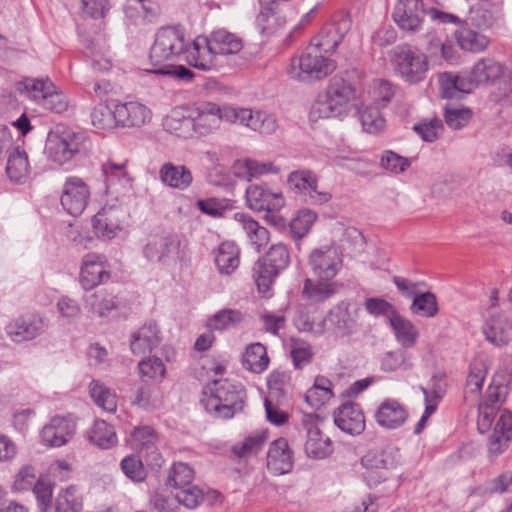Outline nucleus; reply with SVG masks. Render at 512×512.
Returning <instances> with one entry per match:
<instances>
[{"label": "nucleus", "mask_w": 512, "mask_h": 512, "mask_svg": "<svg viewBox=\"0 0 512 512\" xmlns=\"http://www.w3.org/2000/svg\"><path fill=\"white\" fill-rule=\"evenodd\" d=\"M246 398V390L241 383L218 379L204 389L201 403L213 417L230 419L243 411Z\"/></svg>", "instance_id": "1"}, {"label": "nucleus", "mask_w": 512, "mask_h": 512, "mask_svg": "<svg viewBox=\"0 0 512 512\" xmlns=\"http://www.w3.org/2000/svg\"><path fill=\"white\" fill-rule=\"evenodd\" d=\"M91 146V140L84 132L60 126L48 134L46 141L49 158L59 165L86 156Z\"/></svg>", "instance_id": "2"}, {"label": "nucleus", "mask_w": 512, "mask_h": 512, "mask_svg": "<svg viewBox=\"0 0 512 512\" xmlns=\"http://www.w3.org/2000/svg\"><path fill=\"white\" fill-rule=\"evenodd\" d=\"M355 99L353 86L344 78L333 77L324 94L312 106L311 116L315 118H336L348 113Z\"/></svg>", "instance_id": "3"}, {"label": "nucleus", "mask_w": 512, "mask_h": 512, "mask_svg": "<svg viewBox=\"0 0 512 512\" xmlns=\"http://www.w3.org/2000/svg\"><path fill=\"white\" fill-rule=\"evenodd\" d=\"M189 44L185 29L179 25L164 26L157 30L150 48L149 59L153 66H163L178 61Z\"/></svg>", "instance_id": "4"}, {"label": "nucleus", "mask_w": 512, "mask_h": 512, "mask_svg": "<svg viewBox=\"0 0 512 512\" xmlns=\"http://www.w3.org/2000/svg\"><path fill=\"white\" fill-rule=\"evenodd\" d=\"M336 69V63L324 51L310 44L299 57L292 58L288 74L300 81L321 80Z\"/></svg>", "instance_id": "5"}, {"label": "nucleus", "mask_w": 512, "mask_h": 512, "mask_svg": "<svg viewBox=\"0 0 512 512\" xmlns=\"http://www.w3.org/2000/svg\"><path fill=\"white\" fill-rule=\"evenodd\" d=\"M390 61L394 71L407 83L423 81L428 71V60L418 48L401 44L390 51Z\"/></svg>", "instance_id": "6"}, {"label": "nucleus", "mask_w": 512, "mask_h": 512, "mask_svg": "<svg viewBox=\"0 0 512 512\" xmlns=\"http://www.w3.org/2000/svg\"><path fill=\"white\" fill-rule=\"evenodd\" d=\"M290 252L283 243L272 245L253 267L258 290L267 293L277 277L289 266Z\"/></svg>", "instance_id": "7"}, {"label": "nucleus", "mask_w": 512, "mask_h": 512, "mask_svg": "<svg viewBox=\"0 0 512 512\" xmlns=\"http://www.w3.org/2000/svg\"><path fill=\"white\" fill-rule=\"evenodd\" d=\"M142 252L147 261L167 266L183 257L182 242L177 234L151 235Z\"/></svg>", "instance_id": "8"}, {"label": "nucleus", "mask_w": 512, "mask_h": 512, "mask_svg": "<svg viewBox=\"0 0 512 512\" xmlns=\"http://www.w3.org/2000/svg\"><path fill=\"white\" fill-rule=\"evenodd\" d=\"M229 105L220 106L214 102H197L189 110L193 122L192 130L199 136H208L220 129L223 121L227 122Z\"/></svg>", "instance_id": "9"}, {"label": "nucleus", "mask_w": 512, "mask_h": 512, "mask_svg": "<svg viewBox=\"0 0 512 512\" xmlns=\"http://www.w3.org/2000/svg\"><path fill=\"white\" fill-rule=\"evenodd\" d=\"M308 266L320 281H330L336 277L343 266V254L336 244L324 245L312 250Z\"/></svg>", "instance_id": "10"}, {"label": "nucleus", "mask_w": 512, "mask_h": 512, "mask_svg": "<svg viewBox=\"0 0 512 512\" xmlns=\"http://www.w3.org/2000/svg\"><path fill=\"white\" fill-rule=\"evenodd\" d=\"M287 182L290 188L308 205H323L332 199L328 191L318 189V176L311 170L301 169L292 171Z\"/></svg>", "instance_id": "11"}, {"label": "nucleus", "mask_w": 512, "mask_h": 512, "mask_svg": "<svg viewBox=\"0 0 512 512\" xmlns=\"http://www.w3.org/2000/svg\"><path fill=\"white\" fill-rule=\"evenodd\" d=\"M225 115L228 123H238L261 134L270 135L278 128L276 118L263 111H253L248 108H236L229 105Z\"/></svg>", "instance_id": "12"}, {"label": "nucleus", "mask_w": 512, "mask_h": 512, "mask_svg": "<svg viewBox=\"0 0 512 512\" xmlns=\"http://www.w3.org/2000/svg\"><path fill=\"white\" fill-rule=\"evenodd\" d=\"M319 421L320 417L315 413H303L301 417V425L307 434L305 451L315 459H323L333 451V444L329 437L323 436Z\"/></svg>", "instance_id": "13"}, {"label": "nucleus", "mask_w": 512, "mask_h": 512, "mask_svg": "<svg viewBox=\"0 0 512 512\" xmlns=\"http://www.w3.org/2000/svg\"><path fill=\"white\" fill-rule=\"evenodd\" d=\"M426 13L423 0H400L392 16L402 31L415 34L422 30Z\"/></svg>", "instance_id": "14"}, {"label": "nucleus", "mask_w": 512, "mask_h": 512, "mask_svg": "<svg viewBox=\"0 0 512 512\" xmlns=\"http://www.w3.org/2000/svg\"><path fill=\"white\" fill-rule=\"evenodd\" d=\"M246 204L257 212H276L285 206L281 191L272 190L266 184H251L246 188Z\"/></svg>", "instance_id": "15"}, {"label": "nucleus", "mask_w": 512, "mask_h": 512, "mask_svg": "<svg viewBox=\"0 0 512 512\" xmlns=\"http://www.w3.org/2000/svg\"><path fill=\"white\" fill-rule=\"evenodd\" d=\"M131 442L147 465L152 468L161 467L164 459L158 449V435L152 427H135L131 433Z\"/></svg>", "instance_id": "16"}, {"label": "nucleus", "mask_w": 512, "mask_h": 512, "mask_svg": "<svg viewBox=\"0 0 512 512\" xmlns=\"http://www.w3.org/2000/svg\"><path fill=\"white\" fill-rule=\"evenodd\" d=\"M124 209L119 205H105L93 217L94 234L102 240H111L122 230L125 217Z\"/></svg>", "instance_id": "17"}, {"label": "nucleus", "mask_w": 512, "mask_h": 512, "mask_svg": "<svg viewBox=\"0 0 512 512\" xmlns=\"http://www.w3.org/2000/svg\"><path fill=\"white\" fill-rule=\"evenodd\" d=\"M110 278V266L104 255L88 253L83 256L80 268V284L91 290Z\"/></svg>", "instance_id": "18"}, {"label": "nucleus", "mask_w": 512, "mask_h": 512, "mask_svg": "<svg viewBox=\"0 0 512 512\" xmlns=\"http://www.w3.org/2000/svg\"><path fill=\"white\" fill-rule=\"evenodd\" d=\"M90 197L87 184L78 177L67 178L61 195V205L72 216H79L85 210Z\"/></svg>", "instance_id": "19"}, {"label": "nucleus", "mask_w": 512, "mask_h": 512, "mask_svg": "<svg viewBox=\"0 0 512 512\" xmlns=\"http://www.w3.org/2000/svg\"><path fill=\"white\" fill-rule=\"evenodd\" d=\"M76 432L75 420L68 417H53L41 430L42 442L49 447H61L67 444Z\"/></svg>", "instance_id": "20"}, {"label": "nucleus", "mask_w": 512, "mask_h": 512, "mask_svg": "<svg viewBox=\"0 0 512 512\" xmlns=\"http://www.w3.org/2000/svg\"><path fill=\"white\" fill-rule=\"evenodd\" d=\"M208 37L198 36L189 44L184 53L185 61L192 67L208 71L217 66V56L212 51Z\"/></svg>", "instance_id": "21"}, {"label": "nucleus", "mask_w": 512, "mask_h": 512, "mask_svg": "<svg viewBox=\"0 0 512 512\" xmlns=\"http://www.w3.org/2000/svg\"><path fill=\"white\" fill-rule=\"evenodd\" d=\"M351 27L349 18L342 16L333 23L326 24L318 36L312 39V44L321 48L325 54H332L344 39Z\"/></svg>", "instance_id": "22"}, {"label": "nucleus", "mask_w": 512, "mask_h": 512, "mask_svg": "<svg viewBox=\"0 0 512 512\" xmlns=\"http://www.w3.org/2000/svg\"><path fill=\"white\" fill-rule=\"evenodd\" d=\"M334 423L343 432L359 435L365 429V417L359 404L345 402L334 412Z\"/></svg>", "instance_id": "23"}, {"label": "nucleus", "mask_w": 512, "mask_h": 512, "mask_svg": "<svg viewBox=\"0 0 512 512\" xmlns=\"http://www.w3.org/2000/svg\"><path fill=\"white\" fill-rule=\"evenodd\" d=\"M293 452L288 441L280 437L271 442L267 453V469L273 475H284L293 468Z\"/></svg>", "instance_id": "24"}, {"label": "nucleus", "mask_w": 512, "mask_h": 512, "mask_svg": "<svg viewBox=\"0 0 512 512\" xmlns=\"http://www.w3.org/2000/svg\"><path fill=\"white\" fill-rule=\"evenodd\" d=\"M483 334L488 342L497 347L507 345L511 339L512 323L504 313L490 314L483 325Z\"/></svg>", "instance_id": "25"}, {"label": "nucleus", "mask_w": 512, "mask_h": 512, "mask_svg": "<svg viewBox=\"0 0 512 512\" xmlns=\"http://www.w3.org/2000/svg\"><path fill=\"white\" fill-rule=\"evenodd\" d=\"M512 438V414L502 411L492 434L488 437L487 447L490 457H497L509 446Z\"/></svg>", "instance_id": "26"}, {"label": "nucleus", "mask_w": 512, "mask_h": 512, "mask_svg": "<svg viewBox=\"0 0 512 512\" xmlns=\"http://www.w3.org/2000/svg\"><path fill=\"white\" fill-rule=\"evenodd\" d=\"M119 127H141L151 119V111L137 101L118 103L115 105Z\"/></svg>", "instance_id": "27"}, {"label": "nucleus", "mask_w": 512, "mask_h": 512, "mask_svg": "<svg viewBox=\"0 0 512 512\" xmlns=\"http://www.w3.org/2000/svg\"><path fill=\"white\" fill-rule=\"evenodd\" d=\"M439 93L444 99H462L473 91L466 73L444 72L438 76Z\"/></svg>", "instance_id": "28"}, {"label": "nucleus", "mask_w": 512, "mask_h": 512, "mask_svg": "<svg viewBox=\"0 0 512 512\" xmlns=\"http://www.w3.org/2000/svg\"><path fill=\"white\" fill-rule=\"evenodd\" d=\"M502 74V65L492 58H482L478 60L470 73H466L473 90L480 85L493 84Z\"/></svg>", "instance_id": "29"}, {"label": "nucleus", "mask_w": 512, "mask_h": 512, "mask_svg": "<svg viewBox=\"0 0 512 512\" xmlns=\"http://www.w3.org/2000/svg\"><path fill=\"white\" fill-rule=\"evenodd\" d=\"M43 328L42 318L32 316L16 319L6 327V331L14 342L20 343L34 339L42 333Z\"/></svg>", "instance_id": "30"}, {"label": "nucleus", "mask_w": 512, "mask_h": 512, "mask_svg": "<svg viewBox=\"0 0 512 512\" xmlns=\"http://www.w3.org/2000/svg\"><path fill=\"white\" fill-rule=\"evenodd\" d=\"M375 417L380 426L387 429H397L407 420L408 412L398 401L387 399L380 404Z\"/></svg>", "instance_id": "31"}, {"label": "nucleus", "mask_w": 512, "mask_h": 512, "mask_svg": "<svg viewBox=\"0 0 512 512\" xmlns=\"http://www.w3.org/2000/svg\"><path fill=\"white\" fill-rule=\"evenodd\" d=\"M159 179L165 185L177 190L187 189L193 181V176L185 165L165 162L159 169Z\"/></svg>", "instance_id": "32"}, {"label": "nucleus", "mask_w": 512, "mask_h": 512, "mask_svg": "<svg viewBox=\"0 0 512 512\" xmlns=\"http://www.w3.org/2000/svg\"><path fill=\"white\" fill-rule=\"evenodd\" d=\"M160 331L154 322L144 324L132 335L130 348L133 354L151 352L160 343Z\"/></svg>", "instance_id": "33"}, {"label": "nucleus", "mask_w": 512, "mask_h": 512, "mask_svg": "<svg viewBox=\"0 0 512 512\" xmlns=\"http://www.w3.org/2000/svg\"><path fill=\"white\" fill-rule=\"evenodd\" d=\"M214 262L221 275H231L239 267L240 249L234 242H223L214 250Z\"/></svg>", "instance_id": "34"}, {"label": "nucleus", "mask_w": 512, "mask_h": 512, "mask_svg": "<svg viewBox=\"0 0 512 512\" xmlns=\"http://www.w3.org/2000/svg\"><path fill=\"white\" fill-rule=\"evenodd\" d=\"M400 462L398 448L388 445L382 449L368 451L361 459L362 465L367 469H389Z\"/></svg>", "instance_id": "35"}, {"label": "nucleus", "mask_w": 512, "mask_h": 512, "mask_svg": "<svg viewBox=\"0 0 512 512\" xmlns=\"http://www.w3.org/2000/svg\"><path fill=\"white\" fill-rule=\"evenodd\" d=\"M233 174L236 178L251 181L264 174H277L279 168L274 166L272 162H258L252 159L236 160L232 167Z\"/></svg>", "instance_id": "36"}, {"label": "nucleus", "mask_w": 512, "mask_h": 512, "mask_svg": "<svg viewBox=\"0 0 512 512\" xmlns=\"http://www.w3.org/2000/svg\"><path fill=\"white\" fill-rule=\"evenodd\" d=\"M30 164L25 150L15 147L8 156L6 174L14 183H25L30 175Z\"/></svg>", "instance_id": "37"}, {"label": "nucleus", "mask_w": 512, "mask_h": 512, "mask_svg": "<svg viewBox=\"0 0 512 512\" xmlns=\"http://www.w3.org/2000/svg\"><path fill=\"white\" fill-rule=\"evenodd\" d=\"M208 39L216 56L236 54L243 46L239 37L223 29L213 31Z\"/></svg>", "instance_id": "38"}, {"label": "nucleus", "mask_w": 512, "mask_h": 512, "mask_svg": "<svg viewBox=\"0 0 512 512\" xmlns=\"http://www.w3.org/2000/svg\"><path fill=\"white\" fill-rule=\"evenodd\" d=\"M234 219L241 225L251 244L259 250L269 241V231L261 226L250 215L245 213H235Z\"/></svg>", "instance_id": "39"}, {"label": "nucleus", "mask_w": 512, "mask_h": 512, "mask_svg": "<svg viewBox=\"0 0 512 512\" xmlns=\"http://www.w3.org/2000/svg\"><path fill=\"white\" fill-rule=\"evenodd\" d=\"M234 219L241 225L251 244L259 250L269 241V231L261 226L250 215L245 213H235Z\"/></svg>", "instance_id": "40"}, {"label": "nucleus", "mask_w": 512, "mask_h": 512, "mask_svg": "<svg viewBox=\"0 0 512 512\" xmlns=\"http://www.w3.org/2000/svg\"><path fill=\"white\" fill-rule=\"evenodd\" d=\"M389 324L394 331L396 340L403 348H412L416 344L419 332L409 319L398 312L393 319H390Z\"/></svg>", "instance_id": "41"}, {"label": "nucleus", "mask_w": 512, "mask_h": 512, "mask_svg": "<svg viewBox=\"0 0 512 512\" xmlns=\"http://www.w3.org/2000/svg\"><path fill=\"white\" fill-rule=\"evenodd\" d=\"M337 289V283L331 280L314 282L312 279L306 278L303 284L302 297L312 303H322L331 298Z\"/></svg>", "instance_id": "42"}, {"label": "nucleus", "mask_w": 512, "mask_h": 512, "mask_svg": "<svg viewBox=\"0 0 512 512\" xmlns=\"http://www.w3.org/2000/svg\"><path fill=\"white\" fill-rule=\"evenodd\" d=\"M87 437L91 443L102 449H109L118 442L114 427L104 420H95L87 431Z\"/></svg>", "instance_id": "43"}, {"label": "nucleus", "mask_w": 512, "mask_h": 512, "mask_svg": "<svg viewBox=\"0 0 512 512\" xmlns=\"http://www.w3.org/2000/svg\"><path fill=\"white\" fill-rule=\"evenodd\" d=\"M331 381L324 376H317L314 384L305 394V401L314 409L321 408L333 397Z\"/></svg>", "instance_id": "44"}, {"label": "nucleus", "mask_w": 512, "mask_h": 512, "mask_svg": "<svg viewBox=\"0 0 512 512\" xmlns=\"http://www.w3.org/2000/svg\"><path fill=\"white\" fill-rule=\"evenodd\" d=\"M54 84L49 78H25L16 84V89L20 93H25L40 104L44 97L52 91Z\"/></svg>", "instance_id": "45"}, {"label": "nucleus", "mask_w": 512, "mask_h": 512, "mask_svg": "<svg viewBox=\"0 0 512 512\" xmlns=\"http://www.w3.org/2000/svg\"><path fill=\"white\" fill-rule=\"evenodd\" d=\"M242 364L244 368L253 373L263 372L269 364L265 346L261 343L249 345L243 355Z\"/></svg>", "instance_id": "46"}, {"label": "nucleus", "mask_w": 512, "mask_h": 512, "mask_svg": "<svg viewBox=\"0 0 512 512\" xmlns=\"http://www.w3.org/2000/svg\"><path fill=\"white\" fill-rule=\"evenodd\" d=\"M267 438L266 430L255 431L245 437L243 441L234 444L231 450L239 458H248L262 449Z\"/></svg>", "instance_id": "47"}, {"label": "nucleus", "mask_w": 512, "mask_h": 512, "mask_svg": "<svg viewBox=\"0 0 512 512\" xmlns=\"http://www.w3.org/2000/svg\"><path fill=\"white\" fill-rule=\"evenodd\" d=\"M89 393L95 404L107 413H114L117 409L116 394L104 384L93 380L89 385Z\"/></svg>", "instance_id": "48"}, {"label": "nucleus", "mask_w": 512, "mask_h": 512, "mask_svg": "<svg viewBox=\"0 0 512 512\" xmlns=\"http://www.w3.org/2000/svg\"><path fill=\"white\" fill-rule=\"evenodd\" d=\"M85 304L89 312L100 317L117 308L116 298L105 289L87 296Z\"/></svg>", "instance_id": "49"}, {"label": "nucleus", "mask_w": 512, "mask_h": 512, "mask_svg": "<svg viewBox=\"0 0 512 512\" xmlns=\"http://www.w3.org/2000/svg\"><path fill=\"white\" fill-rule=\"evenodd\" d=\"M456 40L461 49L469 52H481L489 44V39L482 33L470 28H461L456 31Z\"/></svg>", "instance_id": "50"}, {"label": "nucleus", "mask_w": 512, "mask_h": 512, "mask_svg": "<svg viewBox=\"0 0 512 512\" xmlns=\"http://www.w3.org/2000/svg\"><path fill=\"white\" fill-rule=\"evenodd\" d=\"M193 122L189 117V110L187 115L183 112L175 110L168 115L163 122L164 128L178 137L188 138L191 136Z\"/></svg>", "instance_id": "51"}, {"label": "nucleus", "mask_w": 512, "mask_h": 512, "mask_svg": "<svg viewBox=\"0 0 512 512\" xmlns=\"http://www.w3.org/2000/svg\"><path fill=\"white\" fill-rule=\"evenodd\" d=\"M82 506V496L74 486L62 490L55 500V512H80Z\"/></svg>", "instance_id": "52"}, {"label": "nucleus", "mask_w": 512, "mask_h": 512, "mask_svg": "<svg viewBox=\"0 0 512 512\" xmlns=\"http://www.w3.org/2000/svg\"><path fill=\"white\" fill-rule=\"evenodd\" d=\"M91 123L96 130L109 131L118 126L115 108L111 109L105 104L96 105L91 112Z\"/></svg>", "instance_id": "53"}, {"label": "nucleus", "mask_w": 512, "mask_h": 512, "mask_svg": "<svg viewBox=\"0 0 512 512\" xmlns=\"http://www.w3.org/2000/svg\"><path fill=\"white\" fill-rule=\"evenodd\" d=\"M410 310L413 314L422 317L432 318L436 316L439 308L435 294L429 291L416 294Z\"/></svg>", "instance_id": "54"}, {"label": "nucleus", "mask_w": 512, "mask_h": 512, "mask_svg": "<svg viewBox=\"0 0 512 512\" xmlns=\"http://www.w3.org/2000/svg\"><path fill=\"white\" fill-rule=\"evenodd\" d=\"M317 219V213L305 208L298 211L295 218L290 222V234L294 239H302L306 236Z\"/></svg>", "instance_id": "55"}, {"label": "nucleus", "mask_w": 512, "mask_h": 512, "mask_svg": "<svg viewBox=\"0 0 512 512\" xmlns=\"http://www.w3.org/2000/svg\"><path fill=\"white\" fill-rule=\"evenodd\" d=\"M194 479L193 469L186 463L179 462L173 464L169 471L167 483L176 491L192 484Z\"/></svg>", "instance_id": "56"}, {"label": "nucleus", "mask_w": 512, "mask_h": 512, "mask_svg": "<svg viewBox=\"0 0 512 512\" xmlns=\"http://www.w3.org/2000/svg\"><path fill=\"white\" fill-rule=\"evenodd\" d=\"M244 315L241 311L236 309H223L213 315L209 321L208 326L213 330H225L241 323Z\"/></svg>", "instance_id": "57"}, {"label": "nucleus", "mask_w": 512, "mask_h": 512, "mask_svg": "<svg viewBox=\"0 0 512 512\" xmlns=\"http://www.w3.org/2000/svg\"><path fill=\"white\" fill-rule=\"evenodd\" d=\"M261 10L257 16V24L263 33H271L277 25H280V18L275 11V0H260Z\"/></svg>", "instance_id": "58"}, {"label": "nucleus", "mask_w": 512, "mask_h": 512, "mask_svg": "<svg viewBox=\"0 0 512 512\" xmlns=\"http://www.w3.org/2000/svg\"><path fill=\"white\" fill-rule=\"evenodd\" d=\"M358 113L362 127L366 132L370 134H376L383 130L385 126V120L378 108L365 106L360 108Z\"/></svg>", "instance_id": "59"}, {"label": "nucleus", "mask_w": 512, "mask_h": 512, "mask_svg": "<svg viewBox=\"0 0 512 512\" xmlns=\"http://www.w3.org/2000/svg\"><path fill=\"white\" fill-rule=\"evenodd\" d=\"M196 206L206 215L213 218H221L227 211L233 209V202L225 198H208L198 200Z\"/></svg>", "instance_id": "60"}, {"label": "nucleus", "mask_w": 512, "mask_h": 512, "mask_svg": "<svg viewBox=\"0 0 512 512\" xmlns=\"http://www.w3.org/2000/svg\"><path fill=\"white\" fill-rule=\"evenodd\" d=\"M366 311L373 317H384L390 322L398 313L396 307L381 297L366 298L364 302Z\"/></svg>", "instance_id": "61"}, {"label": "nucleus", "mask_w": 512, "mask_h": 512, "mask_svg": "<svg viewBox=\"0 0 512 512\" xmlns=\"http://www.w3.org/2000/svg\"><path fill=\"white\" fill-rule=\"evenodd\" d=\"M121 470L131 481L140 483L146 479V470L142 460L134 455L124 457L120 463Z\"/></svg>", "instance_id": "62"}, {"label": "nucleus", "mask_w": 512, "mask_h": 512, "mask_svg": "<svg viewBox=\"0 0 512 512\" xmlns=\"http://www.w3.org/2000/svg\"><path fill=\"white\" fill-rule=\"evenodd\" d=\"M291 357L295 368L301 369L310 363L313 353L311 346L304 340L292 337L290 339Z\"/></svg>", "instance_id": "63"}, {"label": "nucleus", "mask_w": 512, "mask_h": 512, "mask_svg": "<svg viewBox=\"0 0 512 512\" xmlns=\"http://www.w3.org/2000/svg\"><path fill=\"white\" fill-rule=\"evenodd\" d=\"M471 117L472 112L468 108H458L451 105L445 106V122L451 129H462L469 123Z\"/></svg>", "instance_id": "64"}]
</instances>
